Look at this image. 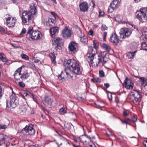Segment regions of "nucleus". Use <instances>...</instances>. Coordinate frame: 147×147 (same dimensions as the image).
<instances>
[{
    "mask_svg": "<svg viewBox=\"0 0 147 147\" xmlns=\"http://www.w3.org/2000/svg\"><path fill=\"white\" fill-rule=\"evenodd\" d=\"M36 4H31L30 5V10L25 11L22 13V19L23 23L25 25H29L33 21V17L32 14L36 15L37 10Z\"/></svg>",
    "mask_w": 147,
    "mask_h": 147,
    "instance_id": "f257e3e1",
    "label": "nucleus"
},
{
    "mask_svg": "<svg viewBox=\"0 0 147 147\" xmlns=\"http://www.w3.org/2000/svg\"><path fill=\"white\" fill-rule=\"evenodd\" d=\"M63 65L65 68L69 69L74 74L78 75L82 74V68L76 60L74 59L65 60Z\"/></svg>",
    "mask_w": 147,
    "mask_h": 147,
    "instance_id": "f03ea898",
    "label": "nucleus"
},
{
    "mask_svg": "<svg viewBox=\"0 0 147 147\" xmlns=\"http://www.w3.org/2000/svg\"><path fill=\"white\" fill-rule=\"evenodd\" d=\"M87 57L88 61L92 66L98 67L99 66L100 63H102V65L104 64L101 57L96 54H88Z\"/></svg>",
    "mask_w": 147,
    "mask_h": 147,
    "instance_id": "7ed1b4c3",
    "label": "nucleus"
},
{
    "mask_svg": "<svg viewBox=\"0 0 147 147\" xmlns=\"http://www.w3.org/2000/svg\"><path fill=\"white\" fill-rule=\"evenodd\" d=\"M32 27H30L28 29L26 35L27 39L31 40L33 39H39L42 37L40 32L38 30H33Z\"/></svg>",
    "mask_w": 147,
    "mask_h": 147,
    "instance_id": "20e7f679",
    "label": "nucleus"
},
{
    "mask_svg": "<svg viewBox=\"0 0 147 147\" xmlns=\"http://www.w3.org/2000/svg\"><path fill=\"white\" fill-rule=\"evenodd\" d=\"M136 18L141 22H147V7L141 8L136 13Z\"/></svg>",
    "mask_w": 147,
    "mask_h": 147,
    "instance_id": "39448f33",
    "label": "nucleus"
},
{
    "mask_svg": "<svg viewBox=\"0 0 147 147\" xmlns=\"http://www.w3.org/2000/svg\"><path fill=\"white\" fill-rule=\"evenodd\" d=\"M19 104L18 98H17L14 93H12L10 96V100L7 102V107H16Z\"/></svg>",
    "mask_w": 147,
    "mask_h": 147,
    "instance_id": "423d86ee",
    "label": "nucleus"
},
{
    "mask_svg": "<svg viewBox=\"0 0 147 147\" xmlns=\"http://www.w3.org/2000/svg\"><path fill=\"white\" fill-rule=\"evenodd\" d=\"M141 94L140 90H134L133 94L130 98L131 101L136 104L139 103Z\"/></svg>",
    "mask_w": 147,
    "mask_h": 147,
    "instance_id": "0eeeda50",
    "label": "nucleus"
},
{
    "mask_svg": "<svg viewBox=\"0 0 147 147\" xmlns=\"http://www.w3.org/2000/svg\"><path fill=\"white\" fill-rule=\"evenodd\" d=\"M131 33V32L129 31L128 28H121L119 32L120 37L123 39L126 38H128Z\"/></svg>",
    "mask_w": 147,
    "mask_h": 147,
    "instance_id": "6e6552de",
    "label": "nucleus"
},
{
    "mask_svg": "<svg viewBox=\"0 0 147 147\" xmlns=\"http://www.w3.org/2000/svg\"><path fill=\"white\" fill-rule=\"evenodd\" d=\"M44 101L45 105L49 107H54L55 106V104L53 100L49 96H45Z\"/></svg>",
    "mask_w": 147,
    "mask_h": 147,
    "instance_id": "1a4fd4ad",
    "label": "nucleus"
},
{
    "mask_svg": "<svg viewBox=\"0 0 147 147\" xmlns=\"http://www.w3.org/2000/svg\"><path fill=\"white\" fill-rule=\"evenodd\" d=\"M7 26L9 27H13L14 26L16 22V19L15 18H11L8 16L6 18Z\"/></svg>",
    "mask_w": 147,
    "mask_h": 147,
    "instance_id": "9d476101",
    "label": "nucleus"
},
{
    "mask_svg": "<svg viewBox=\"0 0 147 147\" xmlns=\"http://www.w3.org/2000/svg\"><path fill=\"white\" fill-rule=\"evenodd\" d=\"M43 24L47 26H52L55 25L56 22L55 20L52 18L48 19L43 18L42 20Z\"/></svg>",
    "mask_w": 147,
    "mask_h": 147,
    "instance_id": "9b49d317",
    "label": "nucleus"
},
{
    "mask_svg": "<svg viewBox=\"0 0 147 147\" xmlns=\"http://www.w3.org/2000/svg\"><path fill=\"white\" fill-rule=\"evenodd\" d=\"M118 36L116 33H114L111 34L110 38V41L115 45H117L119 41Z\"/></svg>",
    "mask_w": 147,
    "mask_h": 147,
    "instance_id": "f8f14e48",
    "label": "nucleus"
},
{
    "mask_svg": "<svg viewBox=\"0 0 147 147\" xmlns=\"http://www.w3.org/2000/svg\"><path fill=\"white\" fill-rule=\"evenodd\" d=\"M22 130H24L26 134L30 135H33L35 133V130L32 125L26 126Z\"/></svg>",
    "mask_w": 147,
    "mask_h": 147,
    "instance_id": "ddd939ff",
    "label": "nucleus"
},
{
    "mask_svg": "<svg viewBox=\"0 0 147 147\" xmlns=\"http://www.w3.org/2000/svg\"><path fill=\"white\" fill-rule=\"evenodd\" d=\"M119 5V4L117 3V2L115 0H114L109 7L107 10L108 12L112 13L114 9L118 7Z\"/></svg>",
    "mask_w": 147,
    "mask_h": 147,
    "instance_id": "4468645a",
    "label": "nucleus"
},
{
    "mask_svg": "<svg viewBox=\"0 0 147 147\" xmlns=\"http://www.w3.org/2000/svg\"><path fill=\"white\" fill-rule=\"evenodd\" d=\"M123 86L127 89H132L133 86L132 81L127 78H126L123 83Z\"/></svg>",
    "mask_w": 147,
    "mask_h": 147,
    "instance_id": "2eb2a0df",
    "label": "nucleus"
},
{
    "mask_svg": "<svg viewBox=\"0 0 147 147\" xmlns=\"http://www.w3.org/2000/svg\"><path fill=\"white\" fill-rule=\"evenodd\" d=\"M79 7L80 11L83 12L87 11L88 9V5L86 2L80 3Z\"/></svg>",
    "mask_w": 147,
    "mask_h": 147,
    "instance_id": "dca6fc26",
    "label": "nucleus"
},
{
    "mask_svg": "<svg viewBox=\"0 0 147 147\" xmlns=\"http://www.w3.org/2000/svg\"><path fill=\"white\" fill-rule=\"evenodd\" d=\"M61 40V38H58L53 42V45L55 46V48L56 50L60 49H61L60 45Z\"/></svg>",
    "mask_w": 147,
    "mask_h": 147,
    "instance_id": "f3484780",
    "label": "nucleus"
},
{
    "mask_svg": "<svg viewBox=\"0 0 147 147\" xmlns=\"http://www.w3.org/2000/svg\"><path fill=\"white\" fill-rule=\"evenodd\" d=\"M68 48L70 51L75 52L77 51L78 48L77 44L74 42H71L69 44Z\"/></svg>",
    "mask_w": 147,
    "mask_h": 147,
    "instance_id": "a211bd4d",
    "label": "nucleus"
},
{
    "mask_svg": "<svg viewBox=\"0 0 147 147\" xmlns=\"http://www.w3.org/2000/svg\"><path fill=\"white\" fill-rule=\"evenodd\" d=\"M77 33L78 36L80 38V40L81 42L84 43L88 41L87 37L82 34V31L80 29L77 31Z\"/></svg>",
    "mask_w": 147,
    "mask_h": 147,
    "instance_id": "6ab92c4d",
    "label": "nucleus"
},
{
    "mask_svg": "<svg viewBox=\"0 0 147 147\" xmlns=\"http://www.w3.org/2000/svg\"><path fill=\"white\" fill-rule=\"evenodd\" d=\"M62 34L63 37L65 38L70 37L71 35V33L70 30L66 28L63 30Z\"/></svg>",
    "mask_w": 147,
    "mask_h": 147,
    "instance_id": "aec40b11",
    "label": "nucleus"
},
{
    "mask_svg": "<svg viewBox=\"0 0 147 147\" xmlns=\"http://www.w3.org/2000/svg\"><path fill=\"white\" fill-rule=\"evenodd\" d=\"M26 105H21L19 108L18 112L21 114H24L26 111Z\"/></svg>",
    "mask_w": 147,
    "mask_h": 147,
    "instance_id": "412c9836",
    "label": "nucleus"
},
{
    "mask_svg": "<svg viewBox=\"0 0 147 147\" xmlns=\"http://www.w3.org/2000/svg\"><path fill=\"white\" fill-rule=\"evenodd\" d=\"M22 68L21 67L18 69L16 70L15 71V73L14 74V78L16 80H18L20 79V76H21V72L22 71Z\"/></svg>",
    "mask_w": 147,
    "mask_h": 147,
    "instance_id": "4be33fe9",
    "label": "nucleus"
},
{
    "mask_svg": "<svg viewBox=\"0 0 147 147\" xmlns=\"http://www.w3.org/2000/svg\"><path fill=\"white\" fill-rule=\"evenodd\" d=\"M59 30V28L57 27H53L50 29V33L52 37L55 36V34L58 32Z\"/></svg>",
    "mask_w": 147,
    "mask_h": 147,
    "instance_id": "5701e85b",
    "label": "nucleus"
},
{
    "mask_svg": "<svg viewBox=\"0 0 147 147\" xmlns=\"http://www.w3.org/2000/svg\"><path fill=\"white\" fill-rule=\"evenodd\" d=\"M139 79L140 81L141 86L147 84V79L146 78L141 77L139 78Z\"/></svg>",
    "mask_w": 147,
    "mask_h": 147,
    "instance_id": "b1692460",
    "label": "nucleus"
},
{
    "mask_svg": "<svg viewBox=\"0 0 147 147\" xmlns=\"http://www.w3.org/2000/svg\"><path fill=\"white\" fill-rule=\"evenodd\" d=\"M65 73L66 74L67 77L68 79L70 78H72L73 77V75L71 73V71L68 68L67 69H65Z\"/></svg>",
    "mask_w": 147,
    "mask_h": 147,
    "instance_id": "393cba45",
    "label": "nucleus"
},
{
    "mask_svg": "<svg viewBox=\"0 0 147 147\" xmlns=\"http://www.w3.org/2000/svg\"><path fill=\"white\" fill-rule=\"evenodd\" d=\"M9 137L6 135L3 134H0V140L2 141H7L8 140Z\"/></svg>",
    "mask_w": 147,
    "mask_h": 147,
    "instance_id": "a878e982",
    "label": "nucleus"
},
{
    "mask_svg": "<svg viewBox=\"0 0 147 147\" xmlns=\"http://www.w3.org/2000/svg\"><path fill=\"white\" fill-rule=\"evenodd\" d=\"M29 76V74L26 71L22 74V75L20 76V78L22 80H24L28 78Z\"/></svg>",
    "mask_w": 147,
    "mask_h": 147,
    "instance_id": "bb28decb",
    "label": "nucleus"
},
{
    "mask_svg": "<svg viewBox=\"0 0 147 147\" xmlns=\"http://www.w3.org/2000/svg\"><path fill=\"white\" fill-rule=\"evenodd\" d=\"M55 55L54 52H53V53H51L50 55V57L51 59V60L52 61V63H56L55 62Z\"/></svg>",
    "mask_w": 147,
    "mask_h": 147,
    "instance_id": "cd10ccee",
    "label": "nucleus"
},
{
    "mask_svg": "<svg viewBox=\"0 0 147 147\" xmlns=\"http://www.w3.org/2000/svg\"><path fill=\"white\" fill-rule=\"evenodd\" d=\"M123 18L122 16L121 15H117L115 17V21L118 22H121Z\"/></svg>",
    "mask_w": 147,
    "mask_h": 147,
    "instance_id": "c85d7f7f",
    "label": "nucleus"
},
{
    "mask_svg": "<svg viewBox=\"0 0 147 147\" xmlns=\"http://www.w3.org/2000/svg\"><path fill=\"white\" fill-rule=\"evenodd\" d=\"M120 120L123 124L125 123L129 125L130 124V123L131 122L130 119L128 118L125 119L124 120L120 119Z\"/></svg>",
    "mask_w": 147,
    "mask_h": 147,
    "instance_id": "c756f323",
    "label": "nucleus"
},
{
    "mask_svg": "<svg viewBox=\"0 0 147 147\" xmlns=\"http://www.w3.org/2000/svg\"><path fill=\"white\" fill-rule=\"evenodd\" d=\"M57 80L58 82L60 83H62L63 81L65 80L64 79V78L63 77L62 75L60 74L58 75V79Z\"/></svg>",
    "mask_w": 147,
    "mask_h": 147,
    "instance_id": "7c9ffc66",
    "label": "nucleus"
},
{
    "mask_svg": "<svg viewBox=\"0 0 147 147\" xmlns=\"http://www.w3.org/2000/svg\"><path fill=\"white\" fill-rule=\"evenodd\" d=\"M3 54L2 55V54H0V59L1 60V61L3 62H7L8 60L6 58L3 56Z\"/></svg>",
    "mask_w": 147,
    "mask_h": 147,
    "instance_id": "2f4dec72",
    "label": "nucleus"
},
{
    "mask_svg": "<svg viewBox=\"0 0 147 147\" xmlns=\"http://www.w3.org/2000/svg\"><path fill=\"white\" fill-rule=\"evenodd\" d=\"M102 46L103 47L106 49V50L108 52H109L111 49V48L110 46H109V45L105 44L104 43L102 45Z\"/></svg>",
    "mask_w": 147,
    "mask_h": 147,
    "instance_id": "473e14b6",
    "label": "nucleus"
},
{
    "mask_svg": "<svg viewBox=\"0 0 147 147\" xmlns=\"http://www.w3.org/2000/svg\"><path fill=\"white\" fill-rule=\"evenodd\" d=\"M106 53L105 51L101 52V56H100L103 59L104 64H105L106 63V61L104 60L105 55H106Z\"/></svg>",
    "mask_w": 147,
    "mask_h": 147,
    "instance_id": "72a5a7b5",
    "label": "nucleus"
},
{
    "mask_svg": "<svg viewBox=\"0 0 147 147\" xmlns=\"http://www.w3.org/2000/svg\"><path fill=\"white\" fill-rule=\"evenodd\" d=\"M93 47L96 50L98 46V42L97 40H95L93 41Z\"/></svg>",
    "mask_w": 147,
    "mask_h": 147,
    "instance_id": "f704fd0d",
    "label": "nucleus"
},
{
    "mask_svg": "<svg viewBox=\"0 0 147 147\" xmlns=\"http://www.w3.org/2000/svg\"><path fill=\"white\" fill-rule=\"evenodd\" d=\"M61 75L63 76V77L64 78L65 80H68L67 77V75L65 73V70L63 71H62Z\"/></svg>",
    "mask_w": 147,
    "mask_h": 147,
    "instance_id": "c9c22d12",
    "label": "nucleus"
},
{
    "mask_svg": "<svg viewBox=\"0 0 147 147\" xmlns=\"http://www.w3.org/2000/svg\"><path fill=\"white\" fill-rule=\"evenodd\" d=\"M142 47L143 50L147 51V44L145 42H143L142 43Z\"/></svg>",
    "mask_w": 147,
    "mask_h": 147,
    "instance_id": "e433bc0d",
    "label": "nucleus"
},
{
    "mask_svg": "<svg viewBox=\"0 0 147 147\" xmlns=\"http://www.w3.org/2000/svg\"><path fill=\"white\" fill-rule=\"evenodd\" d=\"M136 52V51H134V52H129L128 53V56H130L129 57V58H134V56H135V53Z\"/></svg>",
    "mask_w": 147,
    "mask_h": 147,
    "instance_id": "4c0bfd02",
    "label": "nucleus"
},
{
    "mask_svg": "<svg viewBox=\"0 0 147 147\" xmlns=\"http://www.w3.org/2000/svg\"><path fill=\"white\" fill-rule=\"evenodd\" d=\"M96 107L98 108H100L101 107H104V104L102 103H98L97 104H96Z\"/></svg>",
    "mask_w": 147,
    "mask_h": 147,
    "instance_id": "58836bf2",
    "label": "nucleus"
},
{
    "mask_svg": "<svg viewBox=\"0 0 147 147\" xmlns=\"http://www.w3.org/2000/svg\"><path fill=\"white\" fill-rule=\"evenodd\" d=\"M89 53L87 54V55L88 54H94L93 51V49L92 46H90L89 47Z\"/></svg>",
    "mask_w": 147,
    "mask_h": 147,
    "instance_id": "ea45409f",
    "label": "nucleus"
},
{
    "mask_svg": "<svg viewBox=\"0 0 147 147\" xmlns=\"http://www.w3.org/2000/svg\"><path fill=\"white\" fill-rule=\"evenodd\" d=\"M21 56L22 59H24L25 60H28L29 59L28 57L26 54H22L21 55Z\"/></svg>",
    "mask_w": 147,
    "mask_h": 147,
    "instance_id": "a19ab883",
    "label": "nucleus"
},
{
    "mask_svg": "<svg viewBox=\"0 0 147 147\" xmlns=\"http://www.w3.org/2000/svg\"><path fill=\"white\" fill-rule=\"evenodd\" d=\"M91 81L94 82H97L100 83L101 82V80L100 78H98L96 79H91Z\"/></svg>",
    "mask_w": 147,
    "mask_h": 147,
    "instance_id": "79ce46f5",
    "label": "nucleus"
},
{
    "mask_svg": "<svg viewBox=\"0 0 147 147\" xmlns=\"http://www.w3.org/2000/svg\"><path fill=\"white\" fill-rule=\"evenodd\" d=\"M18 85L22 88H24L25 87V84L23 82H19L18 83Z\"/></svg>",
    "mask_w": 147,
    "mask_h": 147,
    "instance_id": "37998d69",
    "label": "nucleus"
},
{
    "mask_svg": "<svg viewBox=\"0 0 147 147\" xmlns=\"http://www.w3.org/2000/svg\"><path fill=\"white\" fill-rule=\"evenodd\" d=\"M99 74L100 77H103L105 76L104 73L102 70H100L99 71Z\"/></svg>",
    "mask_w": 147,
    "mask_h": 147,
    "instance_id": "c03bdc74",
    "label": "nucleus"
},
{
    "mask_svg": "<svg viewBox=\"0 0 147 147\" xmlns=\"http://www.w3.org/2000/svg\"><path fill=\"white\" fill-rule=\"evenodd\" d=\"M2 85L1 84H0V99L2 97L3 95V93L2 92Z\"/></svg>",
    "mask_w": 147,
    "mask_h": 147,
    "instance_id": "a18cd8bd",
    "label": "nucleus"
},
{
    "mask_svg": "<svg viewBox=\"0 0 147 147\" xmlns=\"http://www.w3.org/2000/svg\"><path fill=\"white\" fill-rule=\"evenodd\" d=\"M101 29L102 30H107L108 29V28L105 25H102L101 27Z\"/></svg>",
    "mask_w": 147,
    "mask_h": 147,
    "instance_id": "49530a36",
    "label": "nucleus"
},
{
    "mask_svg": "<svg viewBox=\"0 0 147 147\" xmlns=\"http://www.w3.org/2000/svg\"><path fill=\"white\" fill-rule=\"evenodd\" d=\"M59 112L61 114H64L66 113L65 110L63 108H61L59 110Z\"/></svg>",
    "mask_w": 147,
    "mask_h": 147,
    "instance_id": "de8ad7c7",
    "label": "nucleus"
},
{
    "mask_svg": "<svg viewBox=\"0 0 147 147\" xmlns=\"http://www.w3.org/2000/svg\"><path fill=\"white\" fill-rule=\"evenodd\" d=\"M131 119L133 122H134L137 120V118L136 116H133L131 117Z\"/></svg>",
    "mask_w": 147,
    "mask_h": 147,
    "instance_id": "09e8293b",
    "label": "nucleus"
},
{
    "mask_svg": "<svg viewBox=\"0 0 147 147\" xmlns=\"http://www.w3.org/2000/svg\"><path fill=\"white\" fill-rule=\"evenodd\" d=\"M128 111L126 110H125L123 112V115L125 116H127L128 114Z\"/></svg>",
    "mask_w": 147,
    "mask_h": 147,
    "instance_id": "8fccbe9b",
    "label": "nucleus"
},
{
    "mask_svg": "<svg viewBox=\"0 0 147 147\" xmlns=\"http://www.w3.org/2000/svg\"><path fill=\"white\" fill-rule=\"evenodd\" d=\"M7 128V126L5 125H1L0 124V130L1 129H5Z\"/></svg>",
    "mask_w": 147,
    "mask_h": 147,
    "instance_id": "3c124183",
    "label": "nucleus"
},
{
    "mask_svg": "<svg viewBox=\"0 0 147 147\" xmlns=\"http://www.w3.org/2000/svg\"><path fill=\"white\" fill-rule=\"evenodd\" d=\"M26 32V29L24 28L22 29L21 33L20 34V35H22L25 34Z\"/></svg>",
    "mask_w": 147,
    "mask_h": 147,
    "instance_id": "603ef678",
    "label": "nucleus"
},
{
    "mask_svg": "<svg viewBox=\"0 0 147 147\" xmlns=\"http://www.w3.org/2000/svg\"><path fill=\"white\" fill-rule=\"evenodd\" d=\"M51 13L54 18L55 20L56 17H57V15L55 13L53 12H51Z\"/></svg>",
    "mask_w": 147,
    "mask_h": 147,
    "instance_id": "864d4df0",
    "label": "nucleus"
},
{
    "mask_svg": "<svg viewBox=\"0 0 147 147\" xmlns=\"http://www.w3.org/2000/svg\"><path fill=\"white\" fill-rule=\"evenodd\" d=\"M90 5L92 6L93 8H94L95 6V4L93 1H92L90 3Z\"/></svg>",
    "mask_w": 147,
    "mask_h": 147,
    "instance_id": "5fc2aeb1",
    "label": "nucleus"
},
{
    "mask_svg": "<svg viewBox=\"0 0 147 147\" xmlns=\"http://www.w3.org/2000/svg\"><path fill=\"white\" fill-rule=\"evenodd\" d=\"M0 147H7V144L3 143L2 144H0Z\"/></svg>",
    "mask_w": 147,
    "mask_h": 147,
    "instance_id": "6e6d98bb",
    "label": "nucleus"
},
{
    "mask_svg": "<svg viewBox=\"0 0 147 147\" xmlns=\"http://www.w3.org/2000/svg\"><path fill=\"white\" fill-rule=\"evenodd\" d=\"M104 86H105V88L106 89H107L110 86L109 84L108 83H105L104 84Z\"/></svg>",
    "mask_w": 147,
    "mask_h": 147,
    "instance_id": "4d7b16f0",
    "label": "nucleus"
},
{
    "mask_svg": "<svg viewBox=\"0 0 147 147\" xmlns=\"http://www.w3.org/2000/svg\"><path fill=\"white\" fill-rule=\"evenodd\" d=\"M88 33L89 35H93V32L92 30H90L89 31Z\"/></svg>",
    "mask_w": 147,
    "mask_h": 147,
    "instance_id": "13d9d810",
    "label": "nucleus"
},
{
    "mask_svg": "<svg viewBox=\"0 0 147 147\" xmlns=\"http://www.w3.org/2000/svg\"><path fill=\"white\" fill-rule=\"evenodd\" d=\"M143 144L146 147H147V140L144 141Z\"/></svg>",
    "mask_w": 147,
    "mask_h": 147,
    "instance_id": "bf43d9fd",
    "label": "nucleus"
},
{
    "mask_svg": "<svg viewBox=\"0 0 147 147\" xmlns=\"http://www.w3.org/2000/svg\"><path fill=\"white\" fill-rule=\"evenodd\" d=\"M32 96L33 100L35 102H37V98L36 97H34V95L33 94H32Z\"/></svg>",
    "mask_w": 147,
    "mask_h": 147,
    "instance_id": "052dcab7",
    "label": "nucleus"
},
{
    "mask_svg": "<svg viewBox=\"0 0 147 147\" xmlns=\"http://www.w3.org/2000/svg\"><path fill=\"white\" fill-rule=\"evenodd\" d=\"M107 32H105L104 33V35H103V38L104 40H105L106 39V36L107 35Z\"/></svg>",
    "mask_w": 147,
    "mask_h": 147,
    "instance_id": "680f3d73",
    "label": "nucleus"
},
{
    "mask_svg": "<svg viewBox=\"0 0 147 147\" xmlns=\"http://www.w3.org/2000/svg\"><path fill=\"white\" fill-rule=\"evenodd\" d=\"M110 93V97L109 96V94H108V98H109V99L110 101V100H111L112 99V94Z\"/></svg>",
    "mask_w": 147,
    "mask_h": 147,
    "instance_id": "e2e57ef3",
    "label": "nucleus"
},
{
    "mask_svg": "<svg viewBox=\"0 0 147 147\" xmlns=\"http://www.w3.org/2000/svg\"><path fill=\"white\" fill-rule=\"evenodd\" d=\"M5 31L4 29L2 27L0 26V32H4Z\"/></svg>",
    "mask_w": 147,
    "mask_h": 147,
    "instance_id": "0e129e2a",
    "label": "nucleus"
},
{
    "mask_svg": "<svg viewBox=\"0 0 147 147\" xmlns=\"http://www.w3.org/2000/svg\"><path fill=\"white\" fill-rule=\"evenodd\" d=\"M19 0H11L13 3H18Z\"/></svg>",
    "mask_w": 147,
    "mask_h": 147,
    "instance_id": "69168bd1",
    "label": "nucleus"
},
{
    "mask_svg": "<svg viewBox=\"0 0 147 147\" xmlns=\"http://www.w3.org/2000/svg\"><path fill=\"white\" fill-rule=\"evenodd\" d=\"M115 100L117 102H119V100L118 98L117 97H115Z\"/></svg>",
    "mask_w": 147,
    "mask_h": 147,
    "instance_id": "338daca9",
    "label": "nucleus"
},
{
    "mask_svg": "<svg viewBox=\"0 0 147 147\" xmlns=\"http://www.w3.org/2000/svg\"><path fill=\"white\" fill-rule=\"evenodd\" d=\"M89 145L90 147H96L95 144H89Z\"/></svg>",
    "mask_w": 147,
    "mask_h": 147,
    "instance_id": "774afa93",
    "label": "nucleus"
}]
</instances>
